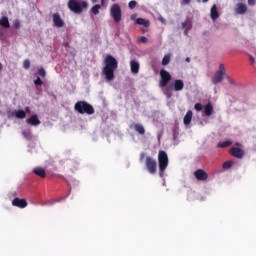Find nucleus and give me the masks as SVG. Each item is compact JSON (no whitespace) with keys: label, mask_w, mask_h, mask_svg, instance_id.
<instances>
[{"label":"nucleus","mask_w":256,"mask_h":256,"mask_svg":"<svg viewBox=\"0 0 256 256\" xmlns=\"http://www.w3.org/2000/svg\"><path fill=\"white\" fill-rule=\"evenodd\" d=\"M118 67L119 62L117 59L111 54L106 55L104 58V68L102 69L106 81H113L115 79V71H117Z\"/></svg>","instance_id":"obj_1"},{"label":"nucleus","mask_w":256,"mask_h":256,"mask_svg":"<svg viewBox=\"0 0 256 256\" xmlns=\"http://www.w3.org/2000/svg\"><path fill=\"white\" fill-rule=\"evenodd\" d=\"M88 7H89V3H87V1H77V0L68 1V9L72 11V13H76V15H81V13L87 10Z\"/></svg>","instance_id":"obj_2"},{"label":"nucleus","mask_w":256,"mask_h":256,"mask_svg":"<svg viewBox=\"0 0 256 256\" xmlns=\"http://www.w3.org/2000/svg\"><path fill=\"white\" fill-rule=\"evenodd\" d=\"M75 111L77 113H80V115H94L95 114V108L93 105L89 104L85 101H78L74 105Z\"/></svg>","instance_id":"obj_3"},{"label":"nucleus","mask_w":256,"mask_h":256,"mask_svg":"<svg viewBox=\"0 0 256 256\" xmlns=\"http://www.w3.org/2000/svg\"><path fill=\"white\" fill-rule=\"evenodd\" d=\"M158 165H159V176L163 177L167 167H169V156L164 150L158 152Z\"/></svg>","instance_id":"obj_4"},{"label":"nucleus","mask_w":256,"mask_h":256,"mask_svg":"<svg viewBox=\"0 0 256 256\" xmlns=\"http://www.w3.org/2000/svg\"><path fill=\"white\" fill-rule=\"evenodd\" d=\"M226 73L227 70L225 69V65L220 64L218 70L211 78V82L213 83V85H219V83L223 81V78L225 77Z\"/></svg>","instance_id":"obj_5"},{"label":"nucleus","mask_w":256,"mask_h":256,"mask_svg":"<svg viewBox=\"0 0 256 256\" xmlns=\"http://www.w3.org/2000/svg\"><path fill=\"white\" fill-rule=\"evenodd\" d=\"M110 16L112 17L115 23H121V19L123 17V12L121 10V6L119 4H113L110 7Z\"/></svg>","instance_id":"obj_6"},{"label":"nucleus","mask_w":256,"mask_h":256,"mask_svg":"<svg viewBox=\"0 0 256 256\" xmlns=\"http://www.w3.org/2000/svg\"><path fill=\"white\" fill-rule=\"evenodd\" d=\"M145 165L150 175H155V173H157V160L153 159V157L147 156L145 160Z\"/></svg>","instance_id":"obj_7"},{"label":"nucleus","mask_w":256,"mask_h":256,"mask_svg":"<svg viewBox=\"0 0 256 256\" xmlns=\"http://www.w3.org/2000/svg\"><path fill=\"white\" fill-rule=\"evenodd\" d=\"M160 87H167L169 81H171V74L165 70H160Z\"/></svg>","instance_id":"obj_8"},{"label":"nucleus","mask_w":256,"mask_h":256,"mask_svg":"<svg viewBox=\"0 0 256 256\" xmlns=\"http://www.w3.org/2000/svg\"><path fill=\"white\" fill-rule=\"evenodd\" d=\"M52 21L54 23V27H57L58 29H61V27H65V21L61 18L60 13H54L52 14Z\"/></svg>","instance_id":"obj_9"},{"label":"nucleus","mask_w":256,"mask_h":256,"mask_svg":"<svg viewBox=\"0 0 256 256\" xmlns=\"http://www.w3.org/2000/svg\"><path fill=\"white\" fill-rule=\"evenodd\" d=\"M12 205L13 207H18L19 209H25V207H27V205H29V203H27V200L23 199V198H14L12 200Z\"/></svg>","instance_id":"obj_10"},{"label":"nucleus","mask_w":256,"mask_h":256,"mask_svg":"<svg viewBox=\"0 0 256 256\" xmlns=\"http://www.w3.org/2000/svg\"><path fill=\"white\" fill-rule=\"evenodd\" d=\"M194 176L197 181H207V179H209V175L203 169L196 170Z\"/></svg>","instance_id":"obj_11"},{"label":"nucleus","mask_w":256,"mask_h":256,"mask_svg":"<svg viewBox=\"0 0 256 256\" xmlns=\"http://www.w3.org/2000/svg\"><path fill=\"white\" fill-rule=\"evenodd\" d=\"M230 153L233 157H236V159H243V157L245 156V151L238 147H232L230 149Z\"/></svg>","instance_id":"obj_12"},{"label":"nucleus","mask_w":256,"mask_h":256,"mask_svg":"<svg viewBox=\"0 0 256 256\" xmlns=\"http://www.w3.org/2000/svg\"><path fill=\"white\" fill-rule=\"evenodd\" d=\"M27 125H32L33 127H37V125H41V120H39V116L37 114H34L31 116V118L26 119Z\"/></svg>","instance_id":"obj_13"},{"label":"nucleus","mask_w":256,"mask_h":256,"mask_svg":"<svg viewBox=\"0 0 256 256\" xmlns=\"http://www.w3.org/2000/svg\"><path fill=\"white\" fill-rule=\"evenodd\" d=\"M130 129H134L136 133H139V135H145V127L143 124H132L130 126Z\"/></svg>","instance_id":"obj_14"},{"label":"nucleus","mask_w":256,"mask_h":256,"mask_svg":"<svg viewBox=\"0 0 256 256\" xmlns=\"http://www.w3.org/2000/svg\"><path fill=\"white\" fill-rule=\"evenodd\" d=\"M185 88V83L183 80H174L173 82V89L174 91H183Z\"/></svg>","instance_id":"obj_15"},{"label":"nucleus","mask_w":256,"mask_h":256,"mask_svg":"<svg viewBox=\"0 0 256 256\" xmlns=\"http://www.w3.org/2000/svg\"><path fill=\"white\" fill-rule=\"evenodd\" d=\"M33 173L34 175H37V177H41V179H45L47 177V172L41 167L34 168Z\"/></svg>","instance_id":"obj_16"},{"label":"nucleus","mask_w":256,"mask_h":256,"mask_svg":"<svg viewBox=\"0 0 256 256\" xmlns=\"http://www.w3.org/2000/svg\"><path fill=\"white\" fill-rule=\"evenodd\" d=\"M139 62L135 61V60H131L130 61V69H131V73H133L134 75H137V73H139Z\"/></svg>","instance_id":"obj_17"},{"label":"nucleus","mask_w":256,"mask_h":256,"mask_svg":"<svg viewBox=\"0 0 256 256\" xmlns=\"http://www.w3.org/2000/svg\"><path fill=\"white\" fill-rule=\"evenodd\" d=\"M0 27H3L4 29H9V27H11V23H9V17L2 16L0 18Z\"/></svg>","instance_id":"obj_18"},{"label":"nucleus","mask_w":256,"mask_h":256,"mask_svg":"<svg viewBox=\"0 0 256 256\" xmlns=\"http://www.w3.org/2000/svg\"><path fill=\"white\" fill-rule=\"evenodd\" d=\"M213 104L211 102H209L205 107H204V113L206 115V117H211V115H213Z\"/></svg>","instance_id":"obj_19"},{"label":"nucleus","mask_w":256,"mask_h":256,"mask_svg":"<svg viewBox=\"0 0 256 256\" xmlns=\"http://www.w3.org/2000/svg\"><path fill=\"white\" fill-rule=\"evenodd\" d=\"M236 13L238 15H245L247 13V6L245 4H237Z\"/></svg>","instance_id":"obj_20"},{"label":"nucleus","mask_w":256,"mask_h":256,"mask_svg":"<svg viewBox=\"0 0 256 256\" xmlns=\"http://www.w3.org/2000/svg\"><path fill=\"white\" fill-rule=\"evenodd\" d=\"M210 17L213 21L216 19H219V12H217V5H213L211 10H210Z\"/></svg>","instance_id":"obj_21"},{"label":"nucleus","mask_w":256,"mask_h":256,"mask_svg":"<svg viewBox=\"0 0 256 256\" xmlns=\"http://www.w3.org/2000/svg\"><path fill=\"white\" fill-rule=\"evenodd\" d=\"M191 119H193V111L189 110L184 116V125H190Z\"/></svg>","instance_id":"obj_22"},{"label":"nucleus","mask_w":256,"mask_h":256,"mask_svg":"<svg viewBox=\"0 0 256 256\" xmlns=\"http://www.w3.org/2000/svg\"><path fill=\"white\" fill-rule=\"evenodd\" d=\"M136 23L137 25H143L144 27H149V25H151V22L145 18H137Z\"/></svg>","instance_id":"obj_23"},{"label":"nucleus","mask_w":256,"mask_h":256,"mask_svg":"<svg viewBox=\"0 0 256 256\" xmlns=\"http://www.w3.org/2000/svg\"><path fill=\"white\" fill-rule=\"evenodd\" d=\"M14 116L16 119H25V117H27V113L24 110H16L14 112Z\"/></svg>","instance_id":"obj_24"},{"label":"nucleus","mask_w":256,"mask_h":256,"mask_svg":"<svg viewBox=\"0 0 256 256\" xmlns=\"http://www.w3.org/2000/svg\"><path fill=\"white\" fill-rule=\"evenodd\" d=\"M231 145H233L232 141H224V142H219L217 144V147L220 149H227V147H231Z\"/></svg>","instance_id":"obj_25"},{"label":"nucleus","mask_w":256,"mask_h":256,"mask_svg":"<svg viewBox=\"0 0 256 256\" xmlns=\"http://www.w3.org/2000/svg\"><path fill=\"white\" fill-rule=\"evenodd\" d=\"M182 29H193V23L191 19H186L184 22L181 23Z\"/></svg>","instance_id":"obj_26"},{"label":"nucleus","mask_w":256,"mask_h":256,"mask_svg":"<svg viewBox=\"0 0 256 256\" xmlns=\"http://www.w3.org/2000/svg\"><path fill=\"white\" fill-rule=\"evenodd\" d=\"M22 136L27 139V141H31L33 139V134L31 131H23Z\"/></svg>","instance_id":"obj_27"},{"label":"nucleus","mask_w":256,"mask_h":256,"mask_svg":"<svg viewBox=\"0 0 256 256\" xmlns=\"http://www.w3.org/2000/svg\"><path fill=\"white\" fill-rule=\"evenodd\" d=\"M168 63H171V55L166 54L162 59V65H167Z\"/></svg>","instance_id":"obj_28"},{"label":"nucleus","mask_w":256,"mask_h":256,"mask_svg":"<svg viewBox=\"0 0 256 256\" xmlns=\"http://www.w3.org/2000/svg\"><path fill=\"white\" fill-rule=\"evenodd\" d=\"M99 9H101V5L96 4L91 8L93 15H99Z\"/></svg>","instance_id":"obj_29"},{"label":"nucleus","mask_w":256,"mask_h":256,"mask_svg":"<svg viewBox=\"0 0 256 256\" xmlns=\"http://www.w3.org/2000/svg\"><path fill=\"white\" fill-rule=\"evenodd\" d=\"M222 167L223 169H231V167H233V161L224 162Z\"/></svg>","instance_id":"obj_30"},{"label":"nucleus","mask_w":256,"mask_h":256,"mask_svg":"<svg viewBox=\"0 0 256 256\" xmlns=\"http://www.w3.org/2000/svg\"><path fill=\"white\" fill-rule=\"evenodd\" d=\"M13 27L14 29H21V21L19 19H15L13 21Z\"/></svg>","instance_id":"obj_31"},{"label":"nucleus","mask_w":256,"mask_h":256,"mask_svg":"<svg viewBox=\"0 0 256 256\" xmlns=\"http://www.w3.org/2000/svg\"><path fill=\"white\" fill-rule=\"evenodd\" d=\"M225 79H227L228 83L230 85H235V81L231 78V76L229 74L226 73V75L224 76Z\"/></svg>","instance_id":"obj_32"},{"label":"nucleus","mask_w":256,"mask_h":256,"mask_svg":"<svg viewBox=\"0 0 256 256\" xmlns=\"http://www.w3.org/2000/svg\"><path fill=\"white\" fill-rule=\"evenodd\" d=\"M38 75H40V77H43V79H45L46 75H47V72H45V69L44 68H40L38 70Z\"/></svg>","instance_id":"obj_33"},{"label":"nucleus","mask_w":256,"mask_h":256,"mask_svg":"<svg viewBox=\"0 0 256 256\" xmlns=\"http://www.w3.org/2000/svg\"><path fill=\"white\" fill-rule=\"evenodd\" d=\"M23 67L24 69H29L31 67V61L29 59L24 60Z\"/></svg>","instance_id":"obj_34"},{"label":"nucleus","mask_w":256,"mask_h":256,"mask_svg":"<svg viewBox=\"0 0 256 256\" xmlns=\"http://www.w3.org/2000/svg\"><path fill=\"white\" fill-rule=\"evenodd\" d=\"M128 7L129 9H135V7H137V1L135 0L130 1L128 4Z\"/></svg>","instance_id":"obj_35"},{"label":"nucleus","mask_w":256,"mask_h":256,"mask_svg":"<svg viewBox=\"0 0 256 256\" xmlns=\"http://www.w3.org/2000/svg\"><path fill=\"white\" fill-rule=\"evenodd\" d=\"M34 84L36 87H41V85H43V80H41L40 77H37V79L34 81Z\"/></svg>","instance_id":"obj_36"},{"label":"nucleus","mask_w":256,"mask_h":256,"mask_svg":"<svg viewBox=\"0 0 256 256\" xmlns=\"http://www.w3.org/2000/svg\"><path fill=\"white\" fill-rule=\"evenodd\" d=\"M194 109H195V111H203V104H201V103H196V104L194 105Z\"/></svg>","instance_id":"obj_37"},{"label":"nucleus","mask_w":256,"mask_h":256,"mask_svg":"<svg viewBox=\"0 0 256 256\" xmlns=\"http://www.w3.org/2000/svg\"><path fill=\"white\" fill-rule=\"evenodd\" d=\"M147 41H148V39H147V37H145V36H140V37L138 38V42H139V43H147Z\"/></svg>","instance_id":"obj_38"},{"label":"nucleus","mask_w":256,"mask_h":256,"mask_svg":"<svg viewBox=\"0 0 256 256\" xmlns=\"http://www.w3.org/2000/svg\"><path fill=\"white\" fill-rule=\"evenodd\" d=\"M180 3L182 7H185V5H189L191 3V0H180Z\"/></svg>","instance_id":"obj_39"},{"label":"nucleus","mask_w":256,"mask_h":256,"mask_svg":"<svg viewBox=\"0 0 256 256\" xmlns=\"http://www.w3.org/2000/svg\"><path fill=\"white\" fill-rule=\"evenodd\" d=\"M249 61L253 64L255 63V58L253 57V55H249Z\"/></svg>","instance_id":"obj_40"},{"label":"nucleus","mask_w":256,"mask_h":256,"mask_svg":"<svg viewBox=\"0 0 256 256\" xmlns=\"http://www.w3.org/2000/svg\"><path fill=\"white\" fill-rule=\"evenodd\" d=\"M248 5H250V6L255 5V0H248Z\"/></svg>","instance_id":"obj_41"},{"label":"nucleus","mask_w":256,"mask_h":256,"mask_svg":"<svg viewBox=\"0 0 256 256\" xmlns=\"http://www.w3.org/2000/svg\"><path fill=\"white\" fill-rule=\"evenodd\" d=\"M184 35L188 36L189 35V31H191V29H187V28H184Z\"/></svg>","instance_id":"obj_42"},{"label":"nucleus","mask_w":256,"mask_h":256,"mask_svg":"<svg viewBox=\"0 0 256 256\" xmlns=\"http://www.w3.org/2000/svg\"><path fill=\"white\" fill-rule=\"evenodd\" d=\"M26 113H31V108H29V106L25 107V111Z\"/></svg>","instance_id":"obj_43"},{"label":"nucleus","mask_w":256,"mask_h":256,"mask_svg":"<svg viewBox=\"0 0 256 256\" xmlns=\"http://www.w3.org/2000/svg\"><path fill=\"white\" fill-rule=\"evenodd\" d=\"M185 61H186V63H191V58H190V57H187V58L185 59Z\"/></svg>","instance_id":"obj_44"},{"label":"nucleus","mask_w":256,"mask_h":256,"mask_svg":"<svg viewBox=\"0 0 256 256\" xmlns=\"http://www.w3.org/2000/svg\"><path fill=\"white\" fill-rule=\"evenodd\" d=\"M198 3L201 2V0H197ZM209 0H202V3H207Z\"/></svg>","instance_id":"obj_45"},{"label":"nucleus","mask_w":256,"mask_h":256,"mask_svg":"<svg viewBox=\"0 0 256 256\" xmlns=\"http://www.w3.org/2000/svg\"><path fill=\"white\" fill-rule=\"evenodd\" d=\"M166 95H167L168 99H170L171 93L167 92Z\"/></svg>","instance_id":"obj_46"},{"label":"nucleus","mask_w":256,"mask_h":256,"mask_svg":"<svg viewBox=\"0 0 256 256\" xmlns=\"http://www.w3.org/2000/svg\"><path fill=\"white\" fill-rule=\"evenodd\" d=\"M0 71H3V64L0 63Z\"/></svg>","instance_id":"obj_47"},{"label":"nucleus","mask_w":256,"mask_h":256,"mask_svg":"<svg viewBox=\"0 0 256 256\" xmlns=\"http://www.w3.org/2000/svg\"><path fill=\"white\" fill-rule=\"evenodd\" d=\"M235 145L236 147H241V144L239 142H237Z\"/></svg>","instance_id":"obj_48"},{"label":"nucleus","mask_w":256,"mask_h":256,"mask_svg":"<svg viewBox=\"0 0 256 256\" xmlns=\"http://www.w3.org/2000/svg\"><path fill=\"white\" fill-rule=\"evenodd\" d=\"M101 5H105V0H101Z\"/></svg>","instance_id":"obj_49"},{"label":"nucleus","mask_w":256,"mask_h":256,"mask_svg":"<svg viewBox=\"0 0 256 256\" xmlns=\"http://www.w3.org/2000/svg\"><path fill=\"white\" fill-rule=\"evenodd\" d=\"M131 19H132V20L135 19V14H132V15H131Z\"/></svg>","instance_id":"obj_50"},{"label":"nucleus","mask_w":256,"mask_h":256,"mask_svg":"<svg viewBox=\"0 0 256 256\" xmlns=\"http://www.w3.org/2000/svg\"><path fill=\"white\" fill-rule=\"evenodd\" d=\"M91 1H92V3H97L98 0H91Z\"/></svg>","instance_id":"obj_51"},{"label":"nucleus","mask_w":256,"mask_h":256,"mask_svg":"<svg viewBox=\"0 0 256 256\" xmlns=\"http://www.w3.org/2000/svg\"><path fill=\"white\" fill-rule=\"evenodd\" d=\"M112 1H117V0H112Z\"/></svg>","instance_id":"obj_52"},{"label":"nucleus","mask_w":256,"mask_h":256,"mask_svg":"<svg viewBox=\"0 0 256 256\" xmlns=\"http://www.w3.org/2000/svg\"><path fill=\"white\" fill-rule=\"evenodd\" d=\"M240 1H243V0H240Z\"/></svg>","instance_id":"obj_53"}]
</instances>
